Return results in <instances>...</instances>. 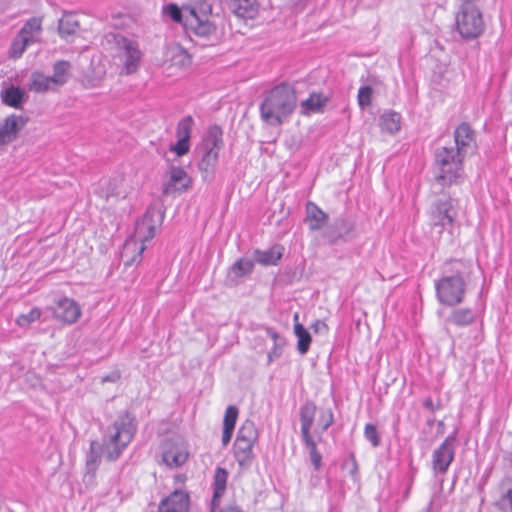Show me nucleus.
Segmentation results:
<instances>
[{"label":"nucleus","instance_id":"c756f323","mask_svg":"<svg viewBox=\"0 0 512 512\" xmlns=\"http://www.w3.org/2000/svg\"><path fill=\"white\" fill-rule=\"evenodd\" d=\"M294 334L297 337V350L301 355H305L310 348V344L312 341L311 335L309 331L298 322V314L294 315Z\"/></svg>","mask_w":512,"mask_h":512},{"label":"nucleus","instance_id":"f8f14e48","mask_svg":"<svg viewBox=\"0 0 512 512\" xmlns=\"http://www.w3.org/2000/svg\"><path fill=\"white\" fill-rule=\"evenodd\" d=\"M456 216L457 211L450 197L439 198L434 201L430 207V225L433 227H439V232L451 227Z\"/></svg>","mask_w":512,"mask_h":512},{"label":"nucleus","instance_id":"4468645a","mask_svg":"<svg viewBox=\"0 0 512 512\" xmlns=\"http://www.w3.org/2000/svg\"><path fill=\"white\" fill-rule=\"evenodd\" d=\"M81 313L79 304L68 297L58 299L53 309L54 318L65 324H73L77 322Z\"/></svg>","mask_w":512,"mask_h":512},{"label":"nucleus","instance_id":"49530a36","mask_svg":"<svg viewBox=\"0 0 512 512\" xmlns=\"http://www.w3.org/2000/svg\"><path fill=\"white\" fill-rule=\"evenodd\" d=\"M319 422L322 426V431H326L334 423V414L331 409L323 411L320 415Z\"/></svg>","mask_w":512,"mask_h":512},{"label":"nucleus","instance_id":"2f4dec72","mask_svg":"<svg viewBox=\"0 0 512 512\" xmlns=\"http://www.w3.org/2000/svg\"><path fill=\"white\" fill-rule=\"evenodd\" d=\"M70 63L65 60H59L53 65V75L49 76L54 86H63L69 79Z\"/></svg>","mask_w":512,"mask_h":512},{"label":"nucleus","instance_id":"393cba45","mask_svg":"<svg viewBox=\"0 0 512 512\" xmlns=\"http://www.w3.org/2000/svg\"><path fill=\"white\" fill-rule=\"evenodd\" d=\"M230 10L240 18L252 19L258 11L256 0H230Z\"/></svg>","mask_w":512,"mask_h":512},{"label":"nucleus","instance_id":"2eb2a0df","mask_svg":"<svg viewBox=\"0 0 512 512\" xmlns=\"http://www.w3.org/2000/svg\"><path fill=\"white\" fill-rule=\"evenodd\" d=\"M189 507V493L183 489L177 488L161 500L158 512H188Z\"/></svg>","mask_w":512,"mask_h":512},{"label":"nucleus","instance_id":"6ab92c4d","mask_svg":"<svg viewBox=\"0 0 512 512\" xmlns=\"http://www.w3.org/2000/svg\"><path fill=\"white\" fill-rule=\"evenodd\" d=\"M169 174V181L163 184L162 192L164 195H170L175 192H184L189 188L191 179L183 168L172 166Z\"/></svg>","mask_w":512,"mask_h":512},{"label":"nucleus","instance_id":"4be33fe9","mask_svg":"<svg viewBox=\"0 0 512 512\" xmlns=\"http://www.w3.org/2000/svg\"><path fill=\"white\" fill-rule=\"evenodd\" d=\"M254 444L255 443L253 442L242 441L237 439L234 442V457L239 466L243 469H248L252 465L254 459Z\"/></svg>","mask_w":512,"mask_h":512},{"label":"nucleus","instance_id":"473e14b6","mask_svg":"<svg viewBox=\"0 0 512 512\" xmlns=\"http://www.w3.org/2000/svg\"><path fill=\"white\" fill-rule=\"evenodd\" d=\"M380 126L390 134L397 133L401 128V115L394 111L385 112L380 117Z\"/></svg>","mask_w":512,"mask_h":512},{"label":"nucleus","instance_id":"8fccbe9b","mask_svg":"<svg viewBox=\"0 0 512 512\" xmlns=\"http://www.w3.org/2000/svg\"><path fill=\"white\" fill-rule=\"evenodd\" d=\"M344 467L349 469V473L353 480H357L358 477V465L356 459L351 455L350 459L344 463Z\"/></svg>","mask_w":512,"mask_h":512},{"label":"nucleus","instance_id":"9d476101","mask_svg":"<svg viewBox=\"0 0 512 512\" xmlns=\"http://www.w3.org/2000/svg\"><path fill=\"white\" fill-rule=\"evenodd\" d=\"M457 431L448 435L432 452L431 468L434 476L445 475L455 458Z\"/></svg>","mask_w":512,"mask_h":512},{"label":"nucleus","instance_id":"6e6552de","mask_svg":"<svg viewBox=\"0 0 512 512\" xmlns=\"http://www.w3.org/2000/svg\"><path fill=\"white\" fill-rule=\"evenodd\" d=\"M155 232L156 228L152 220L148 217L136 223L135 239H129L125 242L123 256L126 257L131 248L137 250V253H135L131 259L125 260L126 266L141 262L142 254L146 249L144 243L151 240L155 236Z\"/></svg>","mask_w":512,"mask_h":512},{"label":"nucleus","instance_id":"dca6fc26","mask_svg":"<svg viewBox=\"0 0 512 512\" xmlns=\"http://www.w3.org/2000/svg\"><path fill=\"white\" fill-rule=\"evenodd\" d=\"M26 123L27 118L21 115H9L0 126V146L13 142Z\"/></svg>","mask_w":512,"mask_h":512},{"label":"nucleus","instance_id":"603ef678","mask_svg":"<svg viewBox=\"0 0 512 512\" xmlns=\"http://www.w3.org/2000/svg\"><path fill=\"white\" fill-rule=\"evenodd\" d=\"M266 333L274 343L286 344L285 339L275 329L268 327Z\"/></svg>","mask_w":512,"mask_h":512},{"label":"nucleus","instance_id":"c85d7f7f","mask_svg":"<svg viewBox=\"0 0 512 512\" xmlns=\"http://www.w3.org/2000/svg\"><path fill=\"white\" fill-rule=\"evenodd\" d=\"M26 93L18 86L11 85L2 94V101L7 106L19 109L26 101Z\"/></svg>","mask_w":512,"mask_h":512},{"label":"nucleus","instance_id":"bf43d9fd","mask_svg":"<svg viewBox=\"0 0 512 512\" xmlns=\"http://www.w3.org/2000/svg\"><path fill=\"white\" fill-rule=\"evenodd\" d=\"M221 512H243L238 507L230 506L223 509Z\"/></svg>","mask_w":512,"mask_h":512},{"label":"nucleus","instance_id":"5fc2aeb1","mask_svg":"<svg viewBox=\"0 0 512 512\" xmlns=\"http://www.w3.org/2000/svg\"><path fill=\"white\" fill-rule=\"evenodd\" d=\"M345 3V14L351 15L354 13L358 0H343Z\"/></svg>","mask_w":512,"mask_h":512},{"label":"nucleus","instance_id":"1a4fd4ad","mask_svg":"<svg viewBox=\"0 0 512 512\" xmlns=\"http://www.w3.org/2000/svg\"><path fill=\"white\" fill-rule=\"evenodd\" d=\"M160 450L163 463L172 469L183 466L190 456L189 445L181 436L165 439Z\"/></svg>","mask_w":512,"mask_h":512},{"label":"nucleus","instance_id":"423d86ee","mask_svg":"<svg viewBox=\"0 0 512 512\" xmlns=\"http://www.w3.org/2000/svg\"><path fill=\"white\" fill-rule=\"evenodd\" d=\"M222 130L219 126L208 129L202 142L203 155L198 164L199 170L205 174H212L218 162L219 151L223 147Z\"/></svg>","mask_w":512,"mask_h":512},{"label":"nucleus","instance_id":"20e7f679","mask_svg":"<svg viewBox=\"0 0 512 512\" xmlns=\"http://www.w3.org/2000/svg\"><path fill=\"white\" fill-rule=\"evenodd\" d=\"M438 170L436 181L442 186L461 184L465 179L464 159L466 155L452 145L438 147L434 153Z\"/></svg>","mask_w":512,"mask_h":512},{"label":"nucleus","instance_id":"c03bdc74","mask_svg":"<svg viewBox=\"0 0 512 512\" xmlns=\"http://www.w3.org/2000/svg\"><path fill=\"white\" fill-rule=\"evenodd\" d=\"M165 15L170 17L174 22L182 23L184 25L185 16H183L182 10L177 4L170 3L163 8Z\"/></svg>","mask_w":512,"mask_h":512},{"label":"nucleus","instance_id":"a878e982","mask_svg":"<svg viewBox=\"0 0 512 512\" xmlns=\"http://www.w3.org/2000/svg\"><path fill=\"white\" fill-rule=\"evenodd\" d=\"M284 247L276 244L267 250H255V261L264 266L277 265L282 258Z\"/></svg>","mask_w":512,"mask_h":512},{"label":"nucleus","instance_id":"b1692460","mask_svg":"<svg viewBox=\"0 0 512 512\" xmlns=\"http://www.w3.org/2000/svg\"><path fill=\"white\" fill-rule=\"evenodd\" d=\"M452 309L450 314L445 319V322L457 327H467L473 324L476 320L477 314L471 308H455Z\"/></svg>","mask_w":512,"mask_h":512},{"label":"nucleus","instance_id":"7c9ffc66","mask_svg":"<svg viewBox=\"0 0 512 512\" xmlns=\"http://www.w3.org/2000/svg\"><path fill=\"white\" fill-rule=\"evenodd\" d=\"M54 86L53 82L49 78V76L44 75L41 72H33L30 77V82L28 84V88L30 91L36 93H45L52 89Z\"/></svg>","mask_w":512,"mask_h":512},{"label":"nucleus","instance_id":"58836bf2","mask_svg":"<svg viewBox=\"0 0 512 512\" xmlns=\"http://www.w3.org/2000/svg\"><path fill=\"white\" fill-rule=\"evenodd\" d=\"M253 268L254 263L252 260L247 258H241L233 264L231 270L236 277H243L247 274H250Z\"/></svg>","mask_w":512,"mask_h":512},{"label":"nucleus","instance_id":"09e8293b","mask_svg":"<svg viewBox=\"0 0 512 512\" xmlns=\"http://www.w3.org/2000/svg\"><path fill=\"white\" fill-rule=\"evenodd\" d=\"M422 404L425 409L429 410L432 413L442 409L441 399H438L437 401H433V399L430 396L426 397L423 400Z\"/></svg>","mask_w":512,"mask_h":512},{"label":"nucleus","instance_id":"3c124183","mask_svg":"<svg viewBox=\"0 0 512 512\" xmlns=\"http://www.w3.org/2000/svg\"><path fill=\"white\" fill-rule=\"evenodd\" d=\"M311 328L313 329V331L317 334H322V335H326L329 331V327L328 325L322 321V320H316Z\"/></svg>","mask_w":512,"mask_h":512},{"label":"nucleus","instance_id":"412c9836","mask_svg":"<svg viewBox=\"0 0 512 512\" xmlns=\"http://www.w3.org/2000/svg\"><path fill=\"white\" fill-rule=\"evenodd\" d=\"M328 219V214L325 213L317 204L311 201L307 202L306 217L304 221L311 231H318L324 228Z\"/></svg>","mask_w":512,"mask_h":512},{"label":"nucleus","instance_id":"4c0bfd02","mask_svg":"<svg viewBox=\"0 0 512 512\" xmlns=\"http://www.w3.org/2000/svg\"><path fill=\"white\" fill-rule=\"evenodd\" d=\"M171 61L174 65L185 67L190 64L191 58L185 49L176 46L170 49Z\"/></svg>","mask_w":512,"mask_h":512},{"label":"nucleus","instance_id":"7ed1b4c3","mask_svg":"<svg viewBox=\"0 0 512 512\" xmlns=\"http://www.w3.org/2000/svg\"><path fill=\"white\" fill-rule=\"evenodd\" d=\"M296 102V93L291 85H277L264 96L260 105L261 118L272 126H280L294 112Z\"/></svg>","mask_w":512,"mask_h":512},{"label":"nucleus","instance_id":"4d7b16f0","mask_svg":"<svg viewBox=\"0 0 512 512\" xmlns=\"http://www.w3.org/2000/svg\"><path fill=\"white\" fill-rule=\"evenodd\" d=\"M120 378L119 373H112L102 378L103 382H115Z\"/></svg>","mask_w":512,"mask_h":512},{"label":"nucleus","instance_id":"ea45409f","mask_svg":"<svg viewBox=\"0 0 512 512\" xmlns=\"http://www.w3.org/2000/svg\"><path fill=\"white\" fill-rule=\"evenodd\" d=\"M211 13L212 5L205 0H201L197 2L194 7L188 10V14L186 16H192V14H195L200 19H209Z\"/></svg>","mask_w":512,"mask_h":512},{"label":"nucleus","instance_id":"13d9d810","mask_svg":"<svg viewBox=\"0 0 512 512\" xmlns=\"http://www.w3.org/2000/svg\"><path fill=\"white\" fill-rule=\"evenodd\" d=\"M187 477L185 474H176L174 476V482L176 484H183L186 481Z\"/></svg>","mask_w":512,"mask_h":512},{"label":"nucleus","instance_id":"a18cd8bd","mask_svg":"<svg viewBox=\"0 0 512 512\" xmlns=\"http://www.w3.org/2000/svg\"><path fill=\"white\" fill-rule=\"evenodd\" d=\"M364 436L372 444L373 447L380 445V436L374 424L368 423L365 425Z\"/></svg>","mask_w":512,"mask_h":512},{"label":"nucleus","instance_id":"864d4df0","mask_svg":"<svg viewBox=\"0 0 512 512\" xmlns=\"http://www.w3.org/2000/svg\"><path fill=\"white\" fill-rule=\"evenodd\" d=\"M119 196V192L117 191V184L116 181H109L107 183V191L105 194L106 200H108L110 197Z\"/></svg>","mask_w":512,"mask_h":512},{"label":"nucleus","instance_id":"39448f33","mask_svg":"<svg viewBox=\"0 0 512 512\" xmlns=\"http://www.w3.org/2000/svg\"><path fill=\"white\" fill-rule=\"evenodd\" d=\"M108 42L114 44V57L121 63V74L131 75L135 73L142 60V52L136 41L129 39L121 34L107 35Z\"/></svg>","mask_w":512,"mask_h":512},{"label":"nucleus","instance_id":"9b49d317","mask_svg":"<svg viewBox=\"0 0 512 512\" xmlns=\"http://www.w3.org/2000/svg\"><path fill=\"white\" fill-rule=\"evenodd\" d=\"M41 33V19L33 17L25 22L10 47V57L17 59L22 56L28 46L38 41Z\"/></svg>","mask_w":512,"mask_h":512},{"label":"nucleus","instance_id":"bb28decb","mask_svg":"<svg viewBox=\"0 0 512 512\" xmlns=\"http://www.w3.org/2000/svg\"><path fill=\"white\" fill-rule=\"evenodd\" d=\"M500 497L497 500V507L503 512H512V478L504 477L500 484Z\"/></svg>","mask_w":512,"mask_h":512},{"label":"nucleus","instance_id":"6e6d98bb","mask_svg":"<svg viewBox=\"0 0 512 512\" xmlns=\"http://www.w3.org/2000/svg\"><path fill=\"white\" fill-rule=\"evenodd\" d=\"M233 432H234V430L223 428V433H222V444H223V446H227L228 445V443L230 442V440L232 438Z\"/></svg>","mask_w":512,"mask_h":512},{"label":"nucleus","instance_id":"c9c22d12","mask_svg":"<svg viewBox=\"0 0 512 512\" xmlns=\"http://www.w3.org/2000/svg\"><path fill=\"white\" fill-rule=\"evenodd\" d=\"M236 439L255 443L258 439V431L255 423L251 420H246L241 425Z\"/></svg>","mask_w":512,"mask_h":512},{"label":"nucleus","instance_id":"a211bd4d","mask_svg":"<svg viewBox=\"0 0 512 512\" xmlns=\"http://www.w3.org/2000/svg\"><path fill=\"white\" fill-rule=\"evenodd\" d=\"M355 228L354 222L348 218L340 217L334 220L333 224L326 228L324 237L330 244H335L339 240H347V237Z\"/></svg>","mask_w":512,"mask_h":512},{"label":"nucleus","instance_id":"0eeeda50","mask_svg":"<svg viewBox=\"0 0 512 512\" xmlns=\"http://www.w3.org/2000/svg\"><path fill=\"white\" fill-rule=\"evenodd\" d=\"M456 27L463 38H477L484 31L481 11L474 5L463 4L456 16Z\"/></svg>","mask_w":512,"mask_h":512},{"label":"nucleus","instance_id":"cd10ccee","mask_svg":"<svg viewBox=\"0 0 512 512\" xmlns=\"http://www.w3.org/2000/svg\"><path fill=\"white\" fill-rule=\"evenodd\" d=\"M228 472L225 468L217 467L214 473L212 505H219L227 486Z\"/></svg>","mask_w":512,"mask_h":512},{"label":"nucleus","instance_id":"052dcab7","mask_svg":"<svg viewBox=\"0 0 512 512\" xmlns=\"http://www.w3.org/2000/svg\"><path fill=\"white\" fill-rule=\"evenodd\" d=\"M435 423V419L431 418L427 420V425L432 426Z\"/></svg>","mask_w":512,"mask_h":512},{"label":"nucleus","instance_id":"e433bc0d","mask_svg":"<svg viewBox=\"0 0 512 512\" xmlns=\"http://www.w3.org/2000/svg\"><path fill=\"white\" fill-rule=\"evenodd\" d=\"M303 443L309 451V457L315 470H318L322 464V456L317 450L316 442L313 437L302 438Z\"/></svg>","mask_w":512,"mask_h":512},{"label":"nucleus","instance_id":"72a5a7b5","mask_svg":"<svg viewBox=\"0 0 512 512\" xmlns=\"http://www.w3.org/2000/svg\"><path fill=\"white\" fill-rule=\"evenodd\" d=\"M327 98L322 94L312 93L306 100L301 102V113L309 115L318 112L327 102Z\"/></svg>","mask_w":512,"mask_h":512},{"label":"nucleus","instance_id":"5701e85b","mask_svg":"<svg viewBox=\"0 0 512 512\" xmlns=\"http://www.w3.org/2000/svg\"><path fill=\"white\" fill-rule=\"evenodd\" d=\"M316 410V404L311 400H307L301 405L299 410V416L301 422L302 438L312 437L310 430L314 423Z\"/></svg>","mask_w":512,"mask_h":512},{"label":"nucleus","instance_id":"f704fd0d","mask_svg":"<svg viewBox=\"0 0 512 512\" xmlns=\"http://www.w3.org/2000/svg\"><path fill=\"white\" fill-rule=\"evenodd\" d=\"M79 23L72 14H64L59 20L58 31L62 37L72 35L78 30Z\"/></svg>","mask_w":512,"mask_h":512},{"label":"nucleus","instance_id":"de8ad7c7","mask_svg":"<svg viewBox=\"0 0 512 512\" xmlns=\"http://www.w3.org/2000/svg\"><path fill=\"white\" fill-rule=\"evenodd\" d=\"M286 344L273 343V347L268 353V363H272L276 359H279L283 353V348Z\"/></svg>","mask_w":512,"mask_h":512},{"label":"nucleus","instance_id":"f3484780","mask_svg":"<svg viewBox=\"0 0 512 512\" xmlns=\"http://www.w3.org/2000/svg\"><path fill=\"white\" fill-rule=\"evenodd\" d=\"M462 153L467 155L473 151L476 146V134L470 124L462 122L454 130V145Z\"/></svg>","mask_w":512,"mask_h":512},{"label":"nucleus","instance_id":"ddd939ff","mask_svg":"<svg viewBox=\"0 0 512 512\" xmlns=\"http://www.w3.org/2000/svg\"><path fill=\"white\" fill-rule=\"evenodd\" d=\"M194 125L192 116L182 118L176 128L177 142L171 145L170 150L177 156L181 157L187 154L190 150V138Z\"/></svg>","mask_w":512,"mask_h":512},{"label":"nucleus","instance_id":"aec40b11","mask_svg":"<svg viewBox=\"0 0 512 512\" xmlns=\"http://www.w3.org/2000/svg\"><path fill=\"white\" fill-rule=\"evenodd\" d=\"M184 27L200 37H209L216 31V26L209 19H200L195 14L185 16Z\"/></svg>","mask_w":512,"mask_h":512},{"label":"nucleus","instance_id":"f257e3e1","mask_svg":"<svg viewBox=\"0 0 512 512\" xmlns=\"http://www.w3.org/2000/svg\"><path fill=\"white\" fill-rule=\"evenodd\" d=\"M137 432L135 416L129 411H122L114 422L107 427L102 442L91 441L85 458L86 475L95 477L102 455L109 462L117 461L132 442Z\"/></svg>","mask_w":512,"mask_h":512},{"label":"nucleus","instance_id":"f03ea898","mask_svg":"<svg viewBox=\"0 0 512 512\" xmlns=\"http://www.w3.org/2000/svg\"><path fill=\"white\" fill-rule=\"evenodd\" d=\"M472 265L462 259L446 261L442 267V277L434 281L438 302L448 307L463 303L466 287L470 281Z\"/></svg>","mask_w":512,"mask_h":512},{"label":"nucleus","instance_id":"79ce46f5","mask_svg":"<svg viewBox=\"0 0 512 512\" xmlns=\"http://www.w3.org/2000/svg\"><path fill=\"white\" fill-rule=\"evenodd\" d=\"M239 410L236 406L230 405L226 408L224 419H223V428L234 430L236 421L238 418Z\"/></svg>","mask_w":512,"mask_h":512},{"label":"nucleus","instance_id":"a19ab883","mask_svg":"<svg viewBox=\"0 0 512 512\" xmlns=\"http://www.w3.org/2000/svg\"><path fill=\"white\" fill-rule=\"evenodd\" d=\"M372 94L373 88L371 86L365 85L361 86L358 91L357 100L358 105L361 109H365L369 107L372 103Z\"/></svg>","mask_w":512,"mask_h":512},{"label":"nucleus","instance_id":"37998d69","mask_svg":"<svg viewBox=\"0 0 512 512\" xmlns=\"http://www.w3.org/2000/svg\"><path fill=\"white\" fill-rule=\"evenodd\" d=\"M41 316V311L38 308H33L27 314H21L16 319V323L20 327H28L32 322L38 320Z\"/></svg>","mask_w":512,"mask_h":512},{"label":"nucleus","instance_id":"680f3d73","mask_svg":"<svg viewBox=\"0 0 512 512\" xmlns=\"http://www.w3.org/2000/svg\"><path fill=\"white\" fill-rule=\"evenodd\" d=\"M437 425H438L439 429H442L444 427V422L443 421H438Z\"/></svg>","mask_w":512,"mask_h":512}]
</instances>
